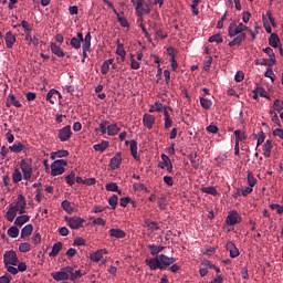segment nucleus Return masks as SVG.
Returning a JSON list of instances; mask_svg holds the SVG:
<instances>
[{"mask_svg": "<svg viewBox=\"0 0 283 283\" xmlns=\"http://www.w3.org/2000/svg\"><path fill=\"white\" fill-rule=\"evenodd\" d=\"M255 65H268V67H272L275 63L271 62L269 59H261L255 61Z\"/></svg>", "mask_w": 283, "mask_h": 283, "instance_id": "53", "label": "nucleus"}, {"mask_svg": "<svg viewBox=\"0 0 283 283\" xmlns=\"http://www.w3.org/2000/svg\"><path fill=\"white\" fill-rule=\"evenodd\" d=\"M66 222L71 229H81L85 224V219L81 217H70L66 218Z\"/></svg>", "mask_w": 283, "mask_h": 283, "instance_id": "9", "label": "nucleus"}, {"mask_svg": "<svg viewBox=\"0 0 283 283\" xmlns=\"http://www.w3.org/2000/svg\"><path fill=\"white\" fill-rule=\"evenodd\" d=\"M6 105H7V107H12V106L18 107V108L23 107V104H21V102H19V99H17L14 94L8 95Z\"/></svg>", "mask_w": 283, "mask_h": 283, "instance_id": "15", "label": "nucleus"}, {"mask_svg": "<svg viewBox=\"0 0 283 283\" xmlns=\"http://www.w3.org/2000/svg\"><path fill=\"white\" fill-rule=\"evenodd\" d=\"M254 92H255L256 94H259L262 98H271V97H269V95L266 94V90H264V87H262V86H256V87L254 88Z\"/></svg>", "mask_w": 283, "mask_h": 283, "instance_id": "54", "label": "nucleus"}, {"mask_svg": "<svg viewBox=\"0 0 283 283\" xmlns=\"http://www.w3.org/2000/svg\"><path fill=\"white\" fill-rule=\"evenodd\" d=\"M249 30V27L244 25V23H237L235 21H232L228 28V36L230 39H234L229 42V48H233L235 45H240L242 41H247V33L245 31Z\"/></svg>", "mask_w": 283, "mask_h": 283, "instance_id": "1", "label": "nucleus"}, {"mask_svg": "<svg viewBox=\"0 0 283 283\" xmlns=\"http://www.w3.org/2000/svg\"><path fill=\"white\" fill-rule=\"evenodd\" d=\"M130 145V154L133 156V158H135L136 160H140V156H138V143H136V140L132 139L129 142Z\"/></svg>", "mask_w": 283, "mask_h": 283, "instance_id": "25", "label": "nucleus"}, {"mask_svg": "<svg viewBox=\"0 0 283 283\" xmlns=\"http://www.w3.org/2000/svg\"><path fill=\"white\" fill-rule=\"evenodd\" d=\"M103 255H107L106 249H101V250H97V251L91 253L90 258H91L92 262H101L103 259Z\"/></svg>", "mask_w": 283, "mask_h": 283, "instance_id": "17", "label": "nucleus"}, {"mask_svg": "<svg viewBox=\"0 0 283 283\" xmlns=\"http://www.w3.org/2000/svg\"><path fill=\"white\" fill-rule=\"evenodd\" d=\"M106 191H118L117 182H109L105 186Z\"/></svg>", "mask_w": 283, "mask_h": 283, "instance_id": "61", "label": "nucleus"}, {"mask_svg": "<svg viewBox=\"0 0 283 283\" xmlns=\"http://www.w3.org/2000/svg\"><path fill=\"white\" fill-rule=\"evenodd\" d=\"M21 25H22V28H23L25 34L32 33V25H30V22H29V21L23 20V21L21 22Z\"/></svg>", "mask_w": 283, "mask_h": 283, "instance_id": "58", "label": "nucleus"}, {"mask_svg": "<svg viewBox=\"0 0 283 283\" xmlns=\"http://www.w3.org/2000/svg\"><path fill=\"white\" fill-rule=\"evenodd\" d=\"M9 238H19V228L12 226L11 228L8 229L7 231Z\"/></svg>", "mask_w": 283, "mask_h": 283, "instance_id": "47", "label": "nucleus"}, {"mask_svg": "<svg viewBox=\"0 0 283 283\" xmlns=\"http://www.w3.org/2000/svg\"><path fill=\"white\" fill-rule=\"evenodd\" d=\"M82 46L92 48V33L87 32L85 38H83Z\"/></svg>", "mask_w": 283, "mask_h": 283, "instance_id": "46", "label": "nucleus"}, {"mask_svg": "<svg viewBox=\"0 0 283 283\" xmlns=\"http://www.w3.org/2000/svg\"><path fill=\"white\" fill-rule=\"evenodd\" d=\"M65 180L67 185L72 187L74 182H76V174L74 171H71V174L65 177Z\"/></svg>", "mask_w": 283, "mask_h": 283, "instance_id": "48", "label": "nucleus"}, {"mask_svg": "<svg viewBox=\"0 0 283 283\" xmlns=\"http://www.w3.org/2000/svg\"><path fill=\"white\" fill-rule=\"evenodd\" d=\"M32 231H34L32 223L24 226L21 230V238H30V235H32Z\"/></svg>", "mask_w": 283, "mask_h": 283, "instance_id": "29", "label": "nucleus"}, {"mask_svg": "<svg viewBox=\"0 0 283 283\" xmlns=\"http://www.w3.org/2000/svg\"><path fill=\"white\" fill-rule=\"evenodd\" d=\"M67 156H70V151L65 149H61V150L51 153V160H56V158H67Z\"/></svg>", "mask_w": 283, "mask_h": 283, "instance_id": "26", "label": "nucleus"}, {"mask_svg": "<svg viewBox=\"0 0 283 283\" xmlns=\"http://www.w3.org/2000/svg\"><path fill=\"white\" fill-rule=\"evenodd\" d=\"M280 43V36L276 33H272L269 38V45H271V48H277Z\"/></svg>", "mask_w": 283, "mask_h": 283, "instance_id": "39", "label": "nucleus"}, {"mask_svg": "<svg viewBox=\"0 0 283 283\" xmlns=\"http://www.w3.org/2000/svg\"><path fill=\"white\" fill-rule=\"evenodd\" d=\"M107 127H109V120H102L99 124L101 134H107Z\"/></svg>", "mask_w": 283, "mask_h": 283, "instance_id": "57", "label": "nucleus"}, {"mask_svg": "<svg viewBox=\"0 0 283 283\" xmlns=\"http://www.w3.org/2000/svg\"><path fill=\"white\" fill-rule=\"evenodd\" d=\"M120 132V127L117 124H108L107 134L108 136H116Z\"/></svg>", "mask_w": 283, "mask_h": 283, "instance_id": "35", "label": "nucleus"}, {"mask_svg": "<svg viewBox=\"0 0 283 283\" xmlns=\"http://www.w3.org/2000/svg\"><path fill=\"white\" fill-rule=\"evenodd\" d=\"M4 269L11 275H17V264H19V256L14 250H8L3 254Z\"/></svg>", "mask_w": 283, "mask_h": 283, "instance_id": "3", "label": "nucleus"}, {"mask_svg": "<svg viewBox=\"0 0 283 283\" xmlns=\"http://www.w3.org/2000/svg\"><path fill=\"white\" fill-rule=\"evenodd\" d=\"M20 169L22 171L23 180H30L32 178L34 169L32 168V160L30 158L20 161Z\"/></svg>", "mask_w": 283, "mask_h": 283, "instance_id": "5", "label": "nucleus"}, {"mask_svg": "<svg viewBox=\"0 0 283 283\" xmlns=\"http://www.w3.org/2000/svg\"><path fill=\"white\" fill-rule=\"evenodd\" d=\"M144 227L151 232L158 231V229H160V227H158V222L151 221L149 219L144 220Z\"/></svg>", "mask_w": 283, "mask_h": 283, "instance_id": "24", "label": "nucleus"}, {"mask_svg": "<svg viewBox=\"0 0 283 283\" xmlns=\"http://www.w3.org/2000/svg\"><path fill=\"white\" fill-rule=\"evenodd\" d=\"M18 212L19 210L17 208H13L12 206H10L9 210L6 213V218L8 222H13L14 218H17Z\"/></svg>", "mask_w": 283, "mask_h": 283, "instance_id": "28", "label": "nucleus"}, {"mask_svg": "<svg viewBox=\"0 0 283 283\" xmlns=\"http://www.w3.org/2000/svg\"><path fill=\"white\" fill-rule=\"evenodd\" d=\"M129 202H132V198H129V197H123V198L119 199L120 207L125 208V207H127V205Z\"/></svg>", "mask_w": 283, "mask_h": 283, "instance_id": "64", "label": "nucleus"}, {"mask_svg": "<svg viewBox=\"0 0 283 283\" xmlns=\"http://www.w3.org/2000/svg\"><path fill=\"white\" fill-rule=\"evenodd\" d=\"M81 43H83V33H77V36H73L71 39L70 45L74 48V50H81Z\"/></svg>", "mask_w": 283, "mask_h": 283, "instance_id": "20", "label": "nucleus"}, {"mask_svg": "<svg viewBox=\"0 0 283 283\" xmlns=\"http://www.w3.org/2000/svg\"><path fill=\"white\" fill-rule=\"evenodd\" d=\"M61 207L66 211V213H72V211H74V209L72 208V203L67 200H63Z\"/></svg>", "mask_w": 283, "mask_h": 283, "instance_id": "50", "label": "nucleus"}, {"mask_svg": "<svg viewBox=\"0 0 283 283\" xmlns=\"http://www.w3.org/2000/svg\"><path fill=\"white\" fill-rule=\"evenodd\" d=\"M248 185L249 187H253L254 185H258V179L253 175V171L249 170L247 176Z\"/></svg>", "mask_w": 283, "mask_h": 283, "instance_id": "40", "label": "nucleus"}, {"mask_svg": "<svg viewBox=\"0 0 283 283\" xmlns=\"http://www.w3.org/2000/svg\"><path fill=\"white\" fill-rule=\"evenodd\" d=\"M72 271H74V266L69 265L62 268L57 272L52 273L51 276L53 277V280H55V282H67V280H70V273H72Z\"/></svg>", "mask_w": 283, "mask_h": 283, "instance_id": "6", "label": "nucleus"}, {"mask_svg": "<svg viewBox=\"0 0 283 283\" xmlns=\"http://www.w3.org/2000/svg\"><path fill=\"white\" fill-rule=\"evenodd\" d=\"M147 249L150 251V255H156V258H158V253H163L165 247L156 245V244H148Z\"/></svg>", "mask_w": 283, "mask_h": 283, "instance_id": "23", "label": "nucleus"}, {"mask_svg": "<svg viewBox=\"0 0 283 283\" xmlns=\"http://www.w3.org/2000/svg\"><path fill=\"white\" fill-rule=\"evenodd\" d=\"M15 270H17V274L18 273H25V271H28V264H25V262H19L18 261V264L15 265Z\"/></svg>", "mask_w": 283, "mask_h": 283, "instance_id": "52", "label": "nucleus"}, {"mask_svg": "<svg viewBox=\"0 0 283 283\" xmlns=\"http://www.w3.org/2000/svg\"><path fill=\"white\" fill-rule=\"evenodd\" d=\"M59 94V91L52 88L46 94V101H49V103H51V105H54V103H56V95Z\"/></svg>", "mask_w": 283, "mask_h": 283, "instance_id": "36", "label": "nucleus"}, {"mask_svg": "<svg viewBox=\"0 0 283 283\" xmlns=\"http://www.w3.org/2000/svg\"><path fill=\"white\" fill-rule=\"evenodd\" d=\"M12 207L19 211L20 216H23V213H25L27 207L25 197L23 195H19L15 205Z\"/></svg>", "mask_w": 283, "mask_h": 283, "instance_id": "12", "label": "nucleus"}, {"mask_svg": "<svg viewBox=\"0 0 283 283\" xmlns=\"http://www.w3.org/2000/svg\"><path fill=\"white\" fill-rule=\"evenodd\" d=\"M176 258L167 256L166 254H159L155 258H149L145 260V264L148 265L150 271H166L168 266H171L176 262Z\"/></svg>", "mask_w": 283, "mask_h": 283, "instance_id": "2", "label": "nucleus"}, {"mask_svg": "<svg viewBox=\"0 0 283 283\" xmlns=\"http://www.w3.org/2000/svg\"><path fill=\"white\" fill-rule=\"evenodd\" d=\"M263 52L264 54L269 55L271 63H274V64L276 63L275 53L273 52V49L268 46L263 49Z\"/></svg>", "mask_w": 283, "mask_h": 283, "instance_id": "44", "label": "nucleus"}, {"mask_svg": "<svg viewBox=\"0 0 283 283\" xmlns=\"http://www.w3.org/2000/svg\"><path fill=\"white\" fill-rule=\"evenodd\" d=\"M209 43H222L224 41L220 34H214L209 38Z\"/></svg>", "mask_w": 283, "mask_h": 283, "instance_id": "59", "label": "nucleus"}, {"mask_svg": "<svg viewBox=\"0 0 283 283\" xmlns=\"http://www.w3.org/2000/svg\"><path fill=\"white\" fill-rule=\"evenodd\" d=\"M116 54L118 56H120L123 62L125 61V56H127V51H125V45H123V43H120V40H117Z\"/></svg>", "mask_w": 283, "mask_h": 283, "instance_id": "27", "label": "nucleus"}, {"mask_svg": "<svg viewBox=\"0 0 283 283\" xmlns=\"http://www.w3.org/2000/svg\"><path fill=\"white\" fill-rule=\"evenodd\" d=\"M161 160H163V165H164V166H160L161 169H165V167H166L168 174H172L174 172V164H171V159H169V156L163 154Z\"/></svg>", "mask_w": 283, "mask_h": 283, "instance_id": "16", "label": "nucleus"}, {"mask_svg": "<svg viewBox=\"0 0 283 283\" xmlns=\"http://www.w3.org/2000/svg\"><path fill=\"white\" fill-rule=\"evenodd\" d=\"M253 138H256V147H260V145H262V143H264V139L266 138V136H264V132H262V129L259 132V134H253Z\"/></svg>", "mask_w": 283, "mask_h": 283, "instance_id": "43", "label": "nucleus"}, {"mask_svg": "<svg viewBox=\"0 0 283 283\" xmlns=\"http://www.w3.org/2000/svg\"><path fill=\"white\" fill-rule=\"evenodd\" d=\"M120 165H123V153H116L115 156L111 158L109 167L113 171H116V169H120Z\"/></svg>", "mask_w": 283, "mask_h": 283, "instance_id": "10", "label": "nucleus"}, {"mask_svg": "<svg viewBox=\"0 0 283 283\" xmlns=\"http://www.w3.org/2000/svg\"><path fill=\"white\" fill-rule=\"evenodd\" d=\"M25 222H30V216L28 214H21L14 220L15 227H21L22 224H25Z\"/></svg>", "mask_w": 283, "mask_h": 283, "instance_id": "33", "label": "nucleus"}, {"mask_svg": "<svg viewBox=\"0 0 283 283\" xmlns=\"http://www.w3.org/2000/svg\"><path fill=\"white\" fill-rule=\"evenodd\" d=\"M273 105H274L275 112H282V109H283V102L282 101L275 99Z\"/></svg>", "mask_w": 283, "mask_h": 283, "instance_id": "63", "label": "nucleus"}, {"mask_svg": "<svg viewBox=\"0 0 283 283\" xmlns=\"http://www.w3.org/2000/svg\"><path fill=\"white\" fill-rule=\"evenodd\" d=\"M21 180H23V175L21 174V170H19V168H15L12 172V181L14 182V185H19Z\"/></svg>", "mask_w": 283, "mask_h": 283, "instance_id": "34", "label": "nucleus"}, {"mask_svg": "<svg viewBox=\"0 0 283 283\" xmlns=\"http://www.w3.org/2000/svg\"><path fill=\"white\" fill-rule=\"evenodd\" d=\"M108 147H109V143L107 140H102L99 144H95L93 146V149L95 151H99L101 154H103L105 149H107Z\"/></svg>", "mask_w": 283, "mask_h": 283, "instance_id": "31", "label": "nucleus"}, {"mask_svg": "<svg viewBox=\"0 0 283 283\" xmlns=\"http://www.w3.org/2000/svg\"><path fill=\"white\" fill-rule=\"evenodd\" d=\"M9 149L13 154H21V151H23V149H25V146L21 143H15L12 146H10Z\"/></svg>", "mask_w": 283, "mask_h": 283, "instance_id": "38", "label": "nucleus"}, {"mask_svg": "<svg viewBox=\"0 0 283 283\" xmlns=\"http://www.w3.org/2000/svg\"><path fill=\"white\" fill-rule=\"evenodd\" d=\"M234 81L237 83H242V81H244V72L238 71L234 75Z\"/></svg>", "mask_w": 283, "mask_h": 283, "instance_id": "62", "label": "nucleus"}, {"mask_svg": "<svg viewBox=\"0 0 283 283\" xmlns=\"http://www.w3.org/2000/svg\"><path fill=\"white\" fill-rule=\"evenodd\" d=\"M130 3H133L135 14H137L139 19H143L145 14H151V10H154L151 2L145 0H130Z\"/></svg>", "mask_w": 283, "mask_h": 283, "instance_id": "4", "label": "nucleus"}, {"mask_svg": "<svg viewBox=\"0 0 283 283\" xmlns=\"http://www.w3.org/2000/svg\"><path fill=\"white\" fill-rule=\"evenodd\" d=\"M108 233H109L111 238H116L117 240H123V238L127 237V233L124 230L118 229V228L111 229L108 231Z\"/></svg>", "mask_w": 283, "mask_h": 283, "instance_id": "18", "label": "nucleus"}, {"mask_svg": "<svg viewBox=\"0 0 283 283\" xmlns=\"http://www.w3.org/2000/svg\"><path fill=\"white\" fill-rule=\"evenodd\" d=\"M271 151H273V140L268 139L263 145L264 158H271Z\"/></svg>", "mask_w": 283, "mask_h": 283, "instance_id": "21", "label": "nucleus"}, {"mask_svg": "<svg viewBox=\"0 0 283 283\" xmlns=\"http://www.w3.org/2000/svg\"><path fill=\"white\" fill-rule=\"evenodd\" d=\"M163 109H164L163 103L156 102L154 105L150 106L148 112L150 114H154V112H163Z\"/></svg>", "mask_w": 283, "mask_h": 283, "instance_id": "49", "label": "nucleus"}, {"mask_svg": "<svg viewBox=\"0 0 283 283\" xmlns=\"http://www.w3.org/2000/svg\"><path fill=\"white\" fill-rule=\"evenodd\" d=\"M20 253H28L29 251H32V244L29 242H23L19 245Z\"/></svg>", "mask_w": 283, "mask_h": 283, "instance_id": "45", "label": "nucleus"}, {"mask_svg": "<svg viewBox=\"0 0 283 283\" xmlns=\"http://www.w3.org/2000/svg\"><path fill=\"white\" fill-rule=\"evenodd\" d=\"M190 160V165L193 169H199L200 168V160L198 158V153L191 154L188 156Z\"/></svg>", "mask_w": 283, "mask_h": 283, "instance_id": "32", "label": "nucleus"}, {"mask_svg": "<svg viewBox=\"0 0 283 283\" xmlns=\"http://www.w3.org/2000/svg\"><path fill=\"white\" fill-rule=\"evenodd\" d=\"M61 249H63L62 242L54 243L51 252L49 253L50 258H56V255H59V253L61 252Z\"/></svg>", "mask_w": 283, "mask_h": 283, "instance_id": "30", "label": "nucleus"}, {"mask_svg": "<svg viewBox=\"0 0 283 283\" xmlns=\"http://www.w3.org/2000/svg\"><path fill=\"white\" fill-rule=\"evenodd\" d=\"M200 4V0H193L191 8H192V14H195L196 17H198V14H200V11H198V6Z\"/></svg>", "mask_w": 283, "mask_h": 283, "instance_id": "60", "label": "nucleus"}, {"mask_svg": "<svg viewBox=\"0 0 283 283\" xmlns=\"http://www.w3.org/2000/svg\"><path fill=\"white\" fill-rule=\"evenodd\" d=\"M270 209H272V211H276L279 216H282L283 213V206H280L279 203L270 205Z\"/></svg>", "mask_w": 283, "mask_h": 283, "instance_id": "56", "label": "nucleus"}, {"mask_svg": "<svg viewBox=\"0 0 283 283\" xmlns=\"http://www.w3.org/2000/svg\"><path fill=\"white\" fill-rule=\"evenodd\" d=\"M57 138L61 143H67L72 138V126L67 125L57 130Z\"/></svg>", "mask_w": 283, "mask_h": 283, "instance_id": "8", "label": "nucleus"}, {"mask_svg": "<svg viewBox=\"0 0 283 283\" xmlns=\"http://www.w3.org/2000/svg\"><path fill=\"white\" fill-rule=\"evenodd\" d=\"M202 193H208L209 196H218V190L213 186L201 188Z\"/></svg>", "mask_w": 283, "mask_h": 283, "instance_id": "41", "label": "nucleus"}, {"mask_svg": "<svg viewBox=\"0 0 283 283\" xmlns=\"http://www.w3.org/2000/svg\"><path fill=\"white\" fill-rule=\"evenodd\" d=\"M65 167H67V160L57 159L51 164V176H62L65 174Z\"/></svg>", "mask_w": 283, "mask_h": 283, "instance_id": "7", "label": "nucleus"}, {"mask_svg": "<svg viewBox=\"0 0 283 283\" xmlns=\"http://www.w3.org/2000/svg\"><path fill=\"white\" fill-rule=\"evenodd\" d=\"M200 105L203 109H211L213 102H211L209 98L200 97Z\"/></svg>", "mask_w": 283, "mask_h": 283, "instance_id": "42", "label": "nucleus"}, {"mask_svg": "<svg viewBox=\"0 0 283 283\" xmlns=\"http://www.w3.org/2000/svg\"><path fill=\"white\" fill-rule=\"evenodd\" d=\"M143 125L147 127V129H153L154 125H156V116L151 114H144Z\"/></svg>", "mask_w": 283, "mask_h": 283, "instance_id": "13", "label": "nucleus"}, {"mask_svg": "<svg viewBox=\"0 0 283 283\" xmlns=\"http://www.w3.org/2000/svg\"><path fill=\"white\" fill-rule=\"evenodd\" d=\"M6 45L9 50H12V48H14V43H17V36H14V34H12L11 31L7 32L6 36Z\"/></svg>", "mask_w": 283, "mask_h": 283, "instance_id": "19", "label": "nucleus"}, {"mask_svg": "<svg viewBox=\"0 0 283 283\" xmlns=\"http://www.w3.org/2000/svg\"><path fill=\"white\" fill-rule=\"evenodd\" d=\"M227 224L230 227H233L234 224H240L242 222V217L238 213V211H231L227 219H226Z\"/></svg>", "mask_w": 283, "mask_h": 283, "instance_id": "11", "label": "nucleus"}, {"mask_svg": "<svg viewBox=\"0 0 283 283\" xmlns=\"http://www.w3.org/2000/svg\"><path fill=\"white\" fill-rule=\"evenodd\" d=\"M227 251L230 253V258H238L240 255V250H238V247H235V243L233 241H228L226 244Z\"/></svg>", "mask_w": 283, "mask_h": 283, "instance_id": "14", "label": "nucleus"}, {"mask_svg": "<svg viewBox=\"0 0 283 283\" xmlns=\"http://www.w3.org/2000/svg\"><path fill=\"white\" fill-rule=\"evenodd\" d=\"M51 52L55 54V56H59V59H63L65 56L63 49H61V46L56 45L54 42H51Z\"/></svg>", "mask_w": 283, "mask_h": 283, "instance_id": "22", "label": "nucleus"}, {"mask_svg": "<svg viewBox=\"0 0 283 283\" xmlns=\"http://www.w3.org/2000/svg\"><path fill=\"white\" fill-rule=\"evenodd\" d=\"M71 282H75V280H78L83 277V273H81V270H76L75 272L72 271V273L69 274Z\"/></svg>", "mask_w": 283, "mask_h": 283, "instance_id": "55", "label": "nucleus"}, {"mask_svg": "<svg viewBox=\"0 0 283 283\" xmlns=\"http://www.w3.org/2000/svg\"><path fill=\"white\" fill-rule=\"evenodd\" d=\"M234 136H235V143L238 144L242 143V140H247L248 138L247 133L240 129L234 130Z\"/></svg>", "mask_w": 283, "mask_h": 283, "instance_id": "37", "label": "nucleus"}, {"mask_svg": "<svg viewBox=\"0 0 283 283\" xmlns=\"http://www.w3.org/2000/svg\"><path fill=\"white\" fill-rule=\"evenodd\" d=\"M108 205H109L111 209H116V207L118 206V196L117 195H113L108 199Z\"/></svg>", "mask_w": 283, "mask_h": 283, "instance_id": "51", "label": "nucleus"}]
</instances>
